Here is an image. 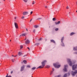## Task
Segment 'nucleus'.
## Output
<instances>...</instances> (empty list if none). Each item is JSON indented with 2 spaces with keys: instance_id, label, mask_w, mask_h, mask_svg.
I'll return each mask as SVG.
<instances>
[{
  "instance_id": "nucleus-1",
  "label": "nucleus",
  "mask_w": 77,
  "mask_h": 77,
  "mask_svg": "<svg viewBox=\"0 0 77 77\" xmlns=\"http://www.w3.org/2000/svg\"><path fill=\"white\" fill-rule=\"evenodd\" d=\"M45 62H46V61L45 60L43 61L42 63V66H40L38 67V68H44V66H45Z\"/></svg>"
},
{
  "instance_id": "nucleus-2",
  "label": "nucleus",
  "mask_w": 77,
  "mask_h": 77,
  "mask_svg": "<svg viewBox=\"0 0 77 77\" xmlns=\"http://www.w3.org/2000/svg\"><path fill=\"white\" fill-rule=\"evenodd\" d=\"M58 64H59V63H56L55 64L54 63L53 65L54 66L55 68H60V65H58Z\"/></svg>"
},
{
  "instance_id": "nucleus-3",
  "label": "nucleus",
  "mask_w": 77,
  "mask_h": 77,
  "mask_svg": "<svg viewBox=\"0 0 77 77\" xmlns=\"http://www.w3.org/2000/svg\"><path fill=\"white\" fill-rule=\"evenodd\" d=\"M67 62L68 63H69V65L70 66H72V64L71 61V60L69 59H67Z\"/></svg>"
},
{
  "instance_id": "nucleus-4",
  "label": "nucleus",
  "mask_w": 77,
  "mask_h": 77,
  "mask_svg": "<svg viewBox=\"0 0 77 77\" xmlns=\"http://www.w3.org/2000/svg\"><path fill=\"white\" fill-rule=\"evenodd\" d=\"M77 73V70H75V71L74 72L73 71H72L71 72L72 75V76H74L75 75V74Z\"/></svg>"
},
{
  "instance_id": "nucleus-5",
  "label": "nucleus",
  "mask_w": 77,
  "mask_h": 77,
  "mask_svg": "<svg viewBox=\"0 0 77 77\" xmlns=\"http://www.w3.org/2000/svg\"><path fill=\"white\" fill-rule=\"evenodd\" d=\"M14 26H15L16 29H18V24H17V23L15 22Z\"/></svg>"
},
{
  "instance_id": "nucleus-6",
  "label": "nucleus",
  "mask_w": 77,
  "mask_h": 77,
  "mask_svg": "<svg viewBox=\"0 0 77 77\" xmlns=\"http://www.w3.org/2000/svg\"><path fill=\"white\" fill-rule=\"evenodd\" d=\"M67 66H68L67 65H65V66H64V68L63 69V70H64V71H65V72H66V71H67V69H66V67H67Z\"/></svg>"
},
{
  "instance_id": "nucleus-7",
  "label": "nucleus",
  "mask_w": 77,
  "mask_h": 77,
  "mask_svg": "<svg viewBox=\"0 0 77 77\" xmlns=\"http://www.w3.org/2000/svg\"><path fill=\"white\" fill-rule=\"evenodd\" d=\"M29 43H30V41H29V40L28 39L26 40L25 42L26 44H28Z\"/></svg>"
},
{
  "instance_id": "nucleus-8",
  "label": "nucleus",
  "mask_w": 77,
  "mask_h": 77,
  "mask_svg": "<svg viewBox=\"0 0 77 77\" xmlns=\"http://www.w3.org/2000/svg\"><path fill=\"white\" fill-rule=\"evenodd\" d=\"M28 14V12H24L23 13V15H27Z\"/></svg>"
},
{
  "instance_id": "nucleus-9",
  "label": "nucleus",
  "mask_w": 77,
  "mask_h": 77,
  "mask_svg": "<svg viewBox=\"0 0 77 77\" xmlns=\"http://www.w3.org/2000/svg\"><path fill=\"white\" fill-rule=\"evenodd\" d=\"M24 67H25L24 66H22L21 67V71H23V70H24Z\"/></svg>"
},
{
  "instance_id": "nucleus-10",
  "label": "nucleus",
  "mask_w": 77,
  "mask_h": 77,
  "mask_svg": "<svg viewBox=\"0 0 77 77\" xmlns=\"http://www.w3.org/2000/svg\"><path fill=\"white\" fill-rule=\"evenodd\" d=\"M27 35V34H26V33H25L24 34H21L20 36H24L25 35Z\"/></svg>"
},
{
  "instance_id": "nucleus-11",
  "label": "nucleus",
  "mask_w": 77,
  "mask_h": 77,
  "mask_svg": "<svg viewBox=\"0 0 77 77\" xmlns=\"http://www.w3.org/2000/svg\"><path fill=\"white\" fill-rule=\"evenodd\" d=\"M60 21H59L57 23V22H55V24H60Z\"/></svg>"
},
{
  "instance_id": "nucleus-12",
  "label": "nucleus",
  "mask_w": 77,
  "mask_h": 77,
  "mask_svg": "<svg viewBox=\"0 0 77 77\" xmlns=\"http://www.w3.org/2000/svg\"><path fill=\"white\" fill-rule=\"evenodd\" d=\"M51 42H53V43H55V41L53 40H51Z\"/></svg>"
},
{
  "instance_id": "nucleus-13",
  "label": "nucleus",
  "mask_w": 77,
  "mask_h": 77,
  "mask_svg": "<svg viewBox=\"0 0 77 77\" xmlns=\"http://www.w3.org/2000/svg\"><path fill=\"white\" fill-rule=\"evenodd\" d=\"M18 54L19 55V56H21V55H22V54H23L22 53L20 52H19L18 53Z\"/></svg>"
},
{
  "instance_id": "nucleus-14",
  "label": "nucleus",
  "mask_w": 77,
  "mask_h": 77,
  "mask_svg": "<svg viewBox=\"0 0 77 77\" xmlns=\"http://www.w3.org/2000/svg\"><path fill=\"white\" fill-rule=\"evenodd\" d=\"M63 39H64V37H63L61 39V42H63Z\"/></svg>"
},
{
  "instance_id": "nucleus-15",
  "label": "nucleus",
  "mask_w": 77,
  "mask_h": 77,
  "mask_svg": "<svg viewBox=\"0 0 77 77\" xmlns=\"http://www.w3.org/2000/svg\"><path fill=\"white\" fill-rule=\"evenodd\" d=\"M34 27H35V28H38V27H39V26L38 25H35L34 26Z\"/></svg>"
},
{
  "instance_id": "nucleus-16",
  "label": "nucleus",
  "mask_w": 77,
  "mask_h": 77,
  "mask_svg": "<svg viewBox=\"0 0 77 77\" xmlns=\"http://www.w3.org/2000/svg\"><path fill=\"white\" fill-rule=\"evenodd\" d=\"M75 34V33L72 32L70 33V36H72V35H74Z\"/></svg>"
},
{
  "instance_id": "nucleus-17",
  "label": "nucleus",
  "mask_w": 77,
  "mask_h": 77,
  "mask_svg": "<svg viewBox=\"0 0 77 77\" xmlns=\"http://www.w3.org/2000/svg\"><path fill=\"white\" fill-rule=\"evenodd\" d=\"M23 62L25 64L27 63V61H26V60H24L23 61Z\"/></svg>"
},
{
  "instance_id": "nucleus-18",
  "label": "nucleus",
  "mask_w": 77,
  "mask_h": 77,
  "mask_svg": "<svg viewBox=\"0 0 77 77\" xmlns=\"http://www.w3.org/2000/svg\"><path fill=\"white\" fill-rule=\"evenodd\" d=\"M73 50H74L75 51L76 50H77V47H76V48H73Z\"/></svg>"
},
{
  "instance_id": "nucleus-19",
  "label": "nucleus",
  "mask_w": 77,
  "mask_h": 77,
  "mask_svg": "<svg viewBox=\"0 0 77 77\" xmlns=\"http://www.w3.org/2000/svg\"><path fill=\"white\" fill-rule=\"evenodd\" d=\"M62 44H61V45L62 46H63V47L65 46V45H64V43H63H63L62 42Z\"/></svg>"
},
{
  "instance_id": "nucleus-20",
  "label": "nucleus",
  "mask_w": 77,
  "mask_h": 77,
  "mask_svg": "<svg viewBox=\"0 0 77 77\" xmlns=\"http://www.w3.org/2000/svg\"><path fill=\"white\" fill-rule=\"evenodd\" d=\"M26 67L27 68H30V66L29 65H27Z\"/></svg>"
},
{
  "instance_id": "nucleus-21",
  "label": "nucleus",
  "mask_w": 77,
  "mask_h": 77,
  "mask_svg": "<svg viewBox=\"0 0 77 77\" xmlns=\"http://www.w3.org/2000/svg\"><path fill=\"white\" fill-rule=\"evenodd\" d=\"M36 69V67H33L32 68V69H33V70H34V69Z\"/></svg>"
},
{
  "instance_id": "nucleus-22",
  "label": "nucleus",
  "mask_w": 77,
  "mask_h": 77,
  "mask_svg": "<svg viewBox=\"0 0 77 77\" xmlns=\"http://www.w3.org/2000/svg\"><path fill=\"white\" fill-rule=\"evenodd\" d=\"M23 0L26 3L27 2L28 0Z\"/></svg>"
},
{
  "instance_id": "nucleus-23",
  "label": "nucleus",
  "mask_w": 77,
  "mask_h": 77,
  "mask_svg": "<svg viewBox=\"0 0 77 77\" xmlns=\"http://www.w3.org/2000/svg\"><path fill=\"white\" fill-rule=\"evenodd\" d=\"M53 21H55L56 20V18H53Z\"/></svg>"
},
{
  "instance_id": "nucleus-24",
  "label": "nucleus",
  "mask_w": 77,
  "mask_h": 77,
  "mask_svg": "<svg viewBox=\"0 0 77 77\" xmlns=\"http://www.w3.org/2000/svg\"><path fill=\"white\" fill-rule=\"evenodd\" d=\"M12 62H14V61H15V60L14 59H12L11 60Z\"/></svg>"
},
{
  "instance_id": "nucleus-25",
  "label": "nucleus",
  "mask_w": 77,
  "mask_h": 77,
  "mask_svg": "<svg viewBox=\"0 0 77 77\" xmlns=\"http://www.w3.org/2000/svg\"><path fill=\"white\" fill-rule=\"evenodd\" d=\"M39 43H36L35 44V45H37V46H38V45H39Z\"/></svg>"
},
{
  "instance_id": "nucleus-26",
  "label": "nucleus",
  "mask_w": 77,
  "mask_h": 77,
  "mask_svg": "<svg viewBox=\"0 0 77 77\" xmlns=\"http://www.w3.org/2000/svg\"><path fill=\"white\" fill-rule=\"evenodd\" d=\"M20 47L21 49V48H23V46H22V45H21L20 46Z\"/></svg>"
},
{
  "instance_id": "nucleus-27",
  "label": "nucleus",
  "mask_w": 77,
  "mask_h": 77,
  "mask_svg": "<svg viewBox=\"0 0 77 77\" xmlns=\"http://www.w3.org/2000/svg\"><path fill=\"white\" fill-rule=\"evenodd\" d=\"M35 2L33 1L32 5H34V4H35Z\"/></svg>"
},
{
  "instance_id": "nucleus-28",
  "label": "nucleus",
  "mask_w": 77,
  "mask_h": 77,
  "mask_svg": "<svg viewBox=\"0 0 77 77\" xmlns=\"http://www.w3.org/2000/svg\"><path fill=\"white\" fill-rule=\"evenodd\" d=\"M58 28H56V29H55V30L56 31H57V30H58Z\"/></svg>"
},
{
  "instance_id": "nucleus-29",
  "label": "nucleus",
  "mask_w": 77,
  "mask_h": 77,
  "mask_svg": "<svg viewBox=\"0 0 77 77\" xmlns=\"http://www.w3.org/2000/svg\"><path fill=\"white\" fill-rule=\"evenodd\" d=\"M42 38H40L39 39H38V41H42Z\"/></svg>"
},
{
  "instance_id": "nucleus-30",
  "label": "nucleus",
  "mask_w": 77,
  "mask_h": 77,
  "mask_svg": "<svg viewBox=\"0 0 77 77\" xmlns=\"http://www.w3.org/2000/svg\"><path fill=\"white\" fill-rule=\"evenodd\" d=\"M66 8L67 9H69V7L68 6Z\"/></svg>"
},
{
  "instance_id": "nucleus-31",
  "label": "nucleus",
  "mask_w": 77,
  "mask_h": 77,
  "mask_svg": "<svg viewBox=\"0 0 77 77\" xmlns=\"http://www.w3.org/2000/svg\"><path fill=\"white\" fill-rule=\"evenodd\" d=\"M41 19H42V18H38L37 19L38 20H41Z\"/></svg>"
},
{
  "instance_id": "nucleus-32",
  "label": "nucleus",
  "mask_w": 77,
  "mask_h": 77,
  "mask_svg": "<svg viewBox=\"0 0 77 77\" xmlns=\"http://www.w3.org/2000/svg\"><path fill=\"white\" fill-rule=\"evenodd\" d=\"M67 75H70V73H68L67 74Z\"/></svg>"
},
{
  "instance_id": "nucleus-33",
  "label": "nucleus",
  "mask_w": 77,
  "mask_h": 77,
  "mask_svg": "<svg viewBox=\"0 0 77 77\" xmlns=\"http://www.w3.org/2000/svg\"><path fill=\"white\" fill-rule=\"evenodd\" d=\"M24 18H25L24 16H23V17H21V19H23Z\"/></svg>"
},
{
  "instance_id": "nucleus-34",
  "label": "nucleus",
  "mask_w": 77,
  "mask_h": 77,
  "mask_svg": "<svg viewBox=\"0 0 77 77\" xmlns=\"http://www.w3.org/2000/svg\"><path fill=\"white\" fill-rule=\"evenodd\" d=\"M12 73H13V71H11V74H12Z\"/></svg>"
},
{
  "instance_id": "nucleus-35",
  "label": "nucleus",
  "mask_w": 77,
  "mask_h": 77,
  "mask_svg": "<svg viewBox=\"0 0 77 77\" xmlns=\"http://www.w3.org/2000/svg\"><path fill=\"white\" fill-rule=\"evenodd\" d=\"M46 68H49V67H50V66H46Z\"/></svg>"
},
{
  "instance_id": "nucleus-36",
  "label": "nucleus",
  "mask_w": 77,
  "mask_h": 77,
  "mask_svg": "<svg viewBox=\"0 0 77 77\" xmlns=\"http://www.w3.org/2000/svg\"><path fill=\"white\" fill-rule=\"evenodd\" d=\"M35 29H34V30H33V32H34V33H35Z\"/></svg>"
},
{
  "instance_id": "nucleus-37",
  "label": "nucleus",
  "mask_w": 77,
  "mask_h": 77,
  "mask_svg": "<svg viewBox=\"0 0 77 77\" xmlns=\"http://www.w3.org/2000/svg\"><path fill=\"white\" fill-rule=\"evenodd\" d=\"M52 71H54V68L52 69Z\"/></svg>"
},
{
  "instance_id": "nucleus-38",
  "label": "nucleus",
  "mask_w": 77,
  "mask_h": 77,
  "mask_svg": "<svg viewBox=\"0 0 77 77\" xmlns=\"http://www.w3.org/2000/svg\"><path fill=\"white\" fill-rule=\"evenodd\" d=\"M32 13H33V12L31 11L30 12V14H32Z\"/></svg>"
},
{
  "instance_id": "nucleus-39",
  "label": "nucleus",
  "mask_w": 77,
  "mask_h": 77,
  "mask_svg": "<svg viewBox=\"0 0 77 77\" xmlns=\"http://www.w3.org/2000/svg\"><path fill=\"white\" fill-rule=\"evenodd\" d=\"M27 48H28V49H29V51H30V48L29 47Z\"/></svg>"
},
{
  "instance_id": "nucleus-40",
  "label": "nucleus",
  "mask_w": 77,
  "mask_h": 77,
  "mask_svg": "<svg viewBox=\"0 0 77 77\" xmlns=\"http://www.w3.org/2000/svg\"><path fill=\"white\" fill-rule=\"evenodd\" d=\"M7 77H12V76L10 75V76H7Z\"/></svg>"
},
{
  "instance_id": "nucleus-41",
  "label": "nucleus",
  "mask_w": 77,
  "mask_h": 77,
  "mask_svg": "<svg viewBox=\"0 0 77 77\" xmlns=\"http://www.w3.org/2000/svg\"><path fill=\"white\" fill-rule=\"evenodd\" d=\"M8 76V74H7V75L6 76V77H7Z\"/></svg>"
},
{
  "instance_id": "nucleus-42",
  "label": "nucleus",
  "mask_w": 77,
  "mask_h": 77,
  "mask_svg": "<svg viewBox=\"0 0 77 77\" xmlns=\"http://www.w3.org/2000/svg\"><path fill=\"white\" fill-rule=\"evenodd\" d=\"M16 18H17V17H14V19H15V20H16Z\"/></svg>"
},
{
  "instance_id": "nucleus-43",
  "label": "nucleus",
  "mask_w": 77,
  "mask_h": 77,
  "mask_svg": "<svg viewBox=\"0 0 77 77\" xmlns=\"http://www.w3.org/2000/svg\"><path fill=\"white\" fill-rule=\"evenodd\" d=\"M32 19H31L30 20V22H31L32 21Z\"/></svg>"
},
{
  "instance_id": "nucleus-44",
  "label": "nucleus",
  "mask_w": 77,
  "mask_h": 77,
  "mask_svg": "<svg viewBox=\"0 0 77 77\" xmlns=\"http://www.w3.org/2000/svg\"><path fill=\"white\" fill-rule=\"evenodd\" d=\"M45 8H47V6H46L45 7Z\"/></svg>"
},
{
  "instance_id": "nucleus-45",
  "label": "nucleus",
  "mask_w": 77,
  "mask_h": 77,
  "mask_svg": "<svg viewBox=\"0 0 77 77\" xmlns=\"http://www.w3.org/2000/svg\"><path fill=\"white\" fill-rule=\"evenodd\" d=\"M26 31H27V29H26Z\"/></svg>"
},
{
  "instance_id": "nucleus-46",
  "label": "nucleus",
  "mask_w": 77,
  "mask_h": 77,
  "mask_svg": "<svg viewBox=\"0 0 77 77\" xmlns=\"http://www.w3.org/2000/svg\"><path fill=\"white\" fill-rule=\"evenodd\" d=\"M10 42H11V40H10Z\"/></svg>"
},
{
  "instance_id": "nucleus-47",
  "label": "nucleus",
  "mask_w": 77,
  "mask_h": 77,
  "mask_svg": "<svg viewBox=\"0 0 77 77\" xmlns=\"http://www.w3.org/2000/svg\"><path fill=\"white\" fill-rule=\"evenodd\" d=\"M15 57H17V56H14Z\"/></svg>"
},
{
  "instance_id": "nucleus-48",
  "label": "nucleus",
  "mask_w": 77,
  "mask_h": 77,
  "mask_svg": "<svg viewBox=\"0 0 77 77\" xmlns=\"http://www.w3.org/2000/svg\"><path fill=\"white\" fill-rule=\"evenodd\" d=\"M76 54H77V52L76 53Z\"/></svg>"
},
{
  "instance_id": "nucleus-49",
  "label": "nucleus",
  "mask_w": 77,
  "mask_h": 77,
  "mask_svg": "<svg viewBox=\"0 0 77 77\" xmlns=\"http://www.w3.org/2000/svg\"><path fill=\"white\" fill-rule=\"evenodd\" d=\"M24 40H26V38H25Z\"/></svg>"
},
{
  "instance_id": "nucleus-50",
  "label": "nucleus",
  "mask_w": 77,
  "mask_h": 77,
  "mask_svg": "<svg viewBox=\"0 0 77 77\" xmlns=\"http://www.w3.org/2000/svg\"><path fill=\"white\" fill-rule=\"evenodd\" d=\"M12 56H14V55H12Z\"/></svg>"
},
{
  "instance_id": "nucleus-51",
  "label": "nucleus",
  "mask_w": 77,
  "mask_h": 77,
  "mask_svg": "<svg viewBox=\"0 0 77 77\" xmlns=\"http://www.w3.org/2000/svg\"><path fill=\"white\" fill-rule=\"evenodd\" d=\"M4 1H5V0H3Z\"/></svg>"
},
{
  "instance_id": "nucleus-52",
  "label": "nucleus",
  "mask_w": 77,
  "mask_h": 77,
  "mask_svg": "<svg viewBox=\"0 0 77 77\" xmlns=\"http://www.w3.org/2000/svg\"><path fill=\"white\" fill-rule=\"evenodd\" d=\"M0 65H1V63H0Z\"/></svg>"
},
{
  "instance_id": "nucleus-53",
  "label": "nucleus",
  "mask_w": 77,
  "mask_h": 77,
  "mask_svg": "<svg viewBox=\"0 0 77 77\" xmlns=\"http://www.w3.org/2000/svg\"><path fill=\"white\" fill-rule=\"evenodd\" d=\"M32 77H33V76H32Z\"/></svg>"
}]
</instances>
